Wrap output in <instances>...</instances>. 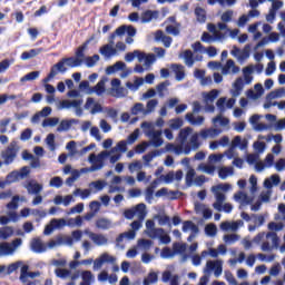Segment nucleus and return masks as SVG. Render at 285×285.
Here are the masks:
<instances>
[{
  "mask_svg": "<svg viewBox=\"0 0 285 285\" xmlns=\"http://www.w3.org/2000/svg\"><path fill=\"white\" fill-rule=\"evenodd\" d=\"M178 140L180 141V145L167 144L165 146L166 153L190 155L191 150H197L199 146H202V142H199V134L190 127L180 129Z\"/></svg>",
  "mask_w": 285,
  "mask_h": 285,
  "instance_id": "f257e3e1",
  "label": "nucleus"
},
{
  "mask_svg": "<svg viewBox=\"0 0 285 285\" xmlns=\"http://www.w3.org/2000/svg\"><path fill=\"white\" fill-rule=\"evenodd\" d=\"M228 190H233V186L230 184H218L212 187V193L215 197V203L213 204V208L218 210V213H233V204L226 203V193Z\"/></svg>",
  "mask_w": 285,
  "mask_h": 285,
  "instance_id": "f03ea898",
  "label": "nucleus"
},
{
  "mask_svg": "<svg viewBox=\"0 0 285 285\" xmlns=\"http://www.w3.org/2000/svg\"><path fill=\"white\" fill-rule=\"evenodd\" d=\"M249 193L250 195L242 190L237 191L236 194H234V200L237 204H240V207L252 205V210L256 212L262 207V202H255V193H257V177H255L254 175L249 177Z\"/></svg>",
  "mask_w": 285,
  "mask_h": 285,
  "instance_id": "7ed1b4c3",
  "label": "nucleus"
},
{
  "mask_svg": "<svg viewBox=\"0 0 285 285\" xmlns=\"http://www.w3.org/2000/svg\"><path fill=\"white\" fill-rule=\"evenodd\" d=\"M224 157H226V151L224 154H212L208 156V164H200L198 166V170L202 173H206V175H215L216 164H222L224 161Z\"/></svg>",
  "mask_w": 285,
  "mask_h": 285,
  "instance_id": "20e7f679",
  "label": "nucleus"
},
{
  "mask_svg": "<svg viewBox=\"0 0 285 285\" xmlns=\"http://www.w3.org/2000/svg\"><path fill=\"white\" fill-rule=\"evenodd\" d=\"M23 246V239L14 238L11 242L0 243V257H12Z\"/></svg>",
  "mask_w": 285,
  "mask_h": 285,
  "instance_id": "39448f33",
  "label": "nucleus"
},
{
  "mask_svg": "<svg viewBox=\"0 0 285 285\" xmlns=\"http://www.w3.org/2000/svg\"><path fill=\"white\" fill-rule=\"evenodd\" d=\"M204 275L202 277H207V284L210 282V275H215V277H220L222 273H224V262L216 259V261H207L204 269Z\"/></svg>",
  "mask_w": 285,
  "mask_h": 285,
  "instance_id": "423d86ee",
  "label": "nucleus"
},
{
  "mask_svg": "<svg viewBox=\"0 0 285 285\" xmlns=\"http://www.w3.org/2000/svg\"><path fill=\"white\" fill-rule=\"evenodd\" d=\"M235 148H239V150H246L248 148V139L242 138V136L234 137V139L230 141V147L225 150L227 159H233V157L237 155V149Z\"/></svg>",
  "mask_w": 285,
  "mask_h": 285,
  "instance_id": "0eeeda50",
  "label": "nucleus"
},
{
  "mask_svg": "<svg viewBox=\"0 0 285 285\" xmlns=\"http://www.w3.org/2000/svg\"><path fill=\"white\" fill-rule=\"evenodd\" d=\"M19 153V145H17V141H11L8 148L1 151L0 156L4 164V166H10V164L14 163V159H17V155Z\"/></svg>",
  "mask_w": 285,
  "mask_h": 285,
  "instance_id": "6e6552de",
  "label": "nucleus"
},
{
  "mask_svg": "<svg viewBox=\"0 0 285 285\" xmlns=\"http://www.w3.org/2000/svg\"><path fill=\"white\" fill-rule=\"evenodd\" d=\"M81 106H83L82 99L62 100L57 104L58 110H70V108H73L78 117H81L83 112Z\"/></svg>",
  "mask_w": 285,
  "mask_h": 285,
  "instance_id": "1a4fd4ad",
  "label": "nucleus"
},
{
  "mask_svg": "<svg viewBox=\"0 0 285 285\" xmlns=\"http://www.w3.org/2000/svg\"><path fill=\"white\" fill-rule=\"evenodd\" d=\"M105 264H117V257H115L114 255H110L108 252L100 254L94 261V271H101Z\"/></svg>",
  "mask_w": 285,
  "mask_h": 285,
  "instance_id": "9d476101",
  "label": "nucleus"
},
{
  "mask_svg": "<svg viewBox=\"0 0 285 285\" xmlns=\"http://www.w3.org/2000/svg\"><path fill=\"white\" fill-rule=\"evenodd\" d=\"M106 157H108V151H101L98 155L90 154L88 157V161L91 165L92 170H95L96 173L97 170H101V168H104Z\"/></svg>",
  "mask_w": 285,
  "mask_h": 285,
  "instance_id": "9b49d317",
  "label": "nucleus"
},
{
  "mask_svg": "<svg viewBox=\"0 0 285 285\" xmlns=\"http://www.w3.org/2000/svg\"><path fill=\"white\" fill-rule=\"evenodd\" d=\"M110 95L117 99H124V97H128V89L121 86V80L115 78L111 80Z\"/></svg>",
  "mask_w": 285,
  "mask_h": 285,
  "instance_id": "f8f14e48",
  "label": "nucleus"
},
{
  "mask_svg": "<svg viewBox=\"0 0 285 285\" xmlns=\"http://www.w3.org/2000/svg\"><path fill=\"white\" fill-rule=\"evenodd\" d=\"M219 95H220V91L217 89H213L208 92L202 94L204 102L208 106L206 108L207 112H215V106H213V104H214L215 99H217V97H219Z\"/></svg>",
  "mask_w": 285,
  "mask_h": 285,
  "instance_id": "ddd939ff",
  "label": "nucleus"
},
{
  "mask_svg": "<svg viewBox=\"0 0 285 285\" xmlns=\"http://www.w3.org/2000/svg\"><path fill=\"white\" fill-rule=\"evenodd\" d=\"M265 237L267 240L264 242L261 247L264 253H268L273 250V248H277V246H279V237H277L276 233L269 232ZM268 242H272V245Z\"/></svg>",
  "mask_w": 285,
  "mask_h": 285,
  "instance_id": "4468645a",
  "label": "nucleus"
},
{
  "mask_svg": "<svg viewBox=\"0 0 285 285\" xmlns=\"http://www.w3.org/2000/svg\"><path fill=\"white\" fill-rule=\"evenodd\" d=\"M92 39H95L94 37H91V39H89L82 47H80L77 51V58H67L65 59V63L66 66H68L69 68H77L79 66H81V57H83V50H86L88 42L92 41Z\"/></svg>",
  "mask_w": 285,
  "mask_h": 285,
  "instance_id": "2eb2a0df",
  "label": "nucleus"
},
{
  "mask_svg": "<svg viewBox=\"0 0 285 285\" xmlns=\"http://www.w3.org/2000/svg\"><path fill=\"white\" fill-rule=\"evenodd\" d=\"M184 178V171L178 170V171H169L166 175H161L158 179H156V181H158V184H173V181H181V179Z\"/></svg>",
  "mask_w": 285,
  "mask_h": 285,
  "instance_id": "dca6fc26",
  "label": "nucleus"
},
{
  "mask_svg": "<svg viewBox=\"0 0 285 285\" xmlns=\"http://www.w3.org/2000/svg\"><path fill=\"white\" fill-rule=\"evenodd\" d=\"M85 235H87L89 239H91L95 246H108V236L104 234H97L90 232V229H85Z\"/></svg>",
  "mask_w": 285,
  "mask_h": 285,
  "instance_id": "f3484780",
  "label": "nucleus"
},
{
  "mask_svg": "<svg viewBox=\"0 0 285 285\" xmlns=\"http://www.w3.org/2000/svg\"><path fill=\"white\" fill-rule=\"evenodd\" d=\"M61 228H66V219L65 218H53L45 227V235H52V232L61 230Z\"/></svg>",
  "mask_w": 285,
  "mask_h": 285,
  "instance_id": "a211bd4d",
  "label": "nucleus"
},
{
  "mask_svg": "<svg viewBox=\"0 0 285 285\" xmlns=\"http://www.w3.org/2000/svg\"><path fill=\"white\" fill-rule=\"evenodd\" d=\"M194 210L196 215H200V217L205 219H210L213 217V209L208 207V205L199 202L194 203Z\"/></svg>",
  "mask_w": 285,
  "mask_h": 285,
  "instance_id": "6ab92c4d",
  "label": "nucleus"
},
{
  "mask_svg": "<svg viewBox=\"0 0 285 285\" xmlns=\"http://www.w3.org/2000/svg\"><path fill=\"white\" fill-rule=\"evenodd\" d=\"M246 97L252 101L262 99V97H264V86H262V83H256L253 89L246 91Z\"/></svg>",
  "mask_w": 285,
  "mask_h": 285,
  "instance_id": "aec40b11",
  "label": "nucleus"
},
{
  "mask_svg": "<svg viewBox=\"0 0 285 285\" xmlns=\"http://www.w3.org/2000/svg\"><path fill=\"white\" fill-rule=\"evenodd\" d=\"M85 110H88L90 115H97L99 112H104V107H101L99 101L89 97L86 100Z\"/></svg>",
  "mask_w": 285,
  "mask_h": 285,
  "instance_id": "412c9836",
  "label": "nucleus"
},
{
  "mask_svg": "<svg viewBox=\"0 0 285 285\" xmlns=\"http://www.w3.org/2000/svg\"><path fill=\"white\" fill-rule=\"evenodd\" d=\"M146 136L150 139L154 148L164 146V138H161V130H149L146 131Z\"/></svg>",
  "mask_w": 285,
  "mask_h": 285,
  "instance_id": "4be33fe9",
  "label": "nucleus"
},
{
  "mask_svg": "<svg viewBox=\"0 0 285 285\" xmlns=\"http://www.w3.org/2000/svg\"><path fill=\"white\" fill-rule=\"evenodd\" d=\"M279 41V33L271 32L268 37L263 38L254 48V50H259V48H264V46H268V43H277Z\"/></svg>",
  "mask_w": 285,
  "mask_h": 285,
  "instance_id": "5701e85b",
  "label": "nucleus"
},
{
  "mask_svg": "<svg viewBox=\"0 0 285 285\" xmlns=\"http://www.w3.org/2000/svg\"><path fill=\"white\" fill-rule=\"evenodd\" d=\"M183 233H191V235L188 237V242H193V239H195V235H197V233H199V227H197V225H195V223H193L190 220H186L183 224Z\"/></svg>",
  "mask_w": 285,
  "mask_h": 285,
  "instance_id": "b1692460",
  "label": "nucleus"
},
{
  "mask_svg": "<svg viewBox=\"0 0 285 285\" xmlns=\"http://www.w3.org/2000/svg\"><path fill=\"white\" fill-rule=\"evenodd\" d=\"M139 63H142L145 70H148L155 63V55L141 52L138 56Z\"/></svg>",
  "mask_w": 285,
  "mask_h": 285,
  "instance_id": "393cba45",
  "label": "nucleus"
},
{
  "mask_svg": "<svg viewBox=\"0 0 285 285\" xmlns=\"http://www.w3.org/2000/svg\"><path fill=\"white\" fill-rule=\"evenodd\" d=\"M30 248L32 253H46L48 245L41 240V238H32L30 242Z\"/></svg>",
  "mask_w": 285,
  "mask_h": 285,
  "instance_id": "a878e982",
  "label": "nucleus"
},
{
  "mask_svg": "<svg viewBox=\"0 0 285 285\" xmlns=\"http://www.w3.org/2000/svg\"><path fill=\"white\" fill-rule=\"evenodd\" d=\"M24 188L27 189L29 195H39V193L43 190V185L37 183V180L31 179L27 181Z\"/></svg>",
  "mask_w": 285,
  "mask_h": 285,
  "instance_id": "bb28decb",
  "label": "nucleus"
},
{
  "mask_svg": "<svg viewBox=\"0 0 285 285\" xmlns=\"http://www.w3.org/2000/svg\"><path fill=\"white\" fill-rule=\"evenodd\" d=\"M244 78L238 77L233 83L229 94L232 97H239L242 95V90H244Z\"/></svg>",
  "mask_w": 285,
  "mask_h": 285,
  "instance_id": "cd10ccee",
  "label": "nucleus"
},
{
  "mask_svg": "<svg viewBox=\"0 0 285 285\" xmlns=\"http://www.w3.org/2000/svg\"><path fill=\"white\" fill-rule=\"evenodd\" d=\"M239 72V67L235 65L234 60H227L222 67V75H237Z\"/></svg>",
  "mask_w": 285,
  "mask_h": 285,
  "instance_id": "c85d7f7f",
  "label": "nucleus"
},
{
  "mask_svg": "<svg viewBox=\"0 0 285 285\" xmlns=\"http://www.w3.org/2000/svg\"><path fill=\"white\" fill-rule=\"evenodd\" d=\"M144 83H145L144 78L136 76L134 77V79L128 80L126 82V88L130 90V92H137V90H139V88L144 86Z\"/></svg>",
  "mask_w": 285,
  "mask_h": 285,
  "instance_id": "c756f323",
  "label": "nucleus"
},
{
  "mask_svg": "<svg viewBox=\"0 0 285 285\" xmlns=\"http://www.w3.org/2000/svg\"><path fill=\"white\" fill-rule=\"evenodd\" d=\"M242 226H244L243 220L223 222L220 224V230H232V233H235V230L242 228Z\"/></svg>",
  "mask_w": 285,
  "mask_h": 285,
  "instance_id": "7c9ffc66",
  "label": "nucleus"
},
{
  "mask_svg": "<svg viewBox=\"0 0 285 285\" xmlns=\"http://www.w3.org/2000/svg\"><path fill=\"white\" fill-rule=\"evenodd\" d=\"M230 55L237 59V61H246L250 55L248 53V49H239L237 47H233Z\"/></svg>",
  "mask_w": 285,
  "mask_h": 285,
  "instance_id": "2f4dec72",
  "label": "nucleus"
},
{
  "mask_svg": "<svg viewBox=\"0 0 285 285\" xmlns=\"http://www.w3.org/2000/svg\"><path fill=\"white\" fill-rule=\"evenodd\" d=\"M207 30L214 36V41H224L226 39V33L222 32L213 23L207 24Z\"/></svg>",
  "mask_w": 285,
  "mask_h": 285,
  "instance_id": "473e14b6",
  "label": "nucleus"
},
{
  "mask_svg": "<svg viewBox=\"0 0 285 285\" xmlns=\"http://www.w3.org/2000/svg\"><path fill=\"white\" fill-rule=\"evenodd\" d=\"M253 72H255V67L253 66L243 68V81L245 86H250L253 83Z\"/></svg>",
  "mask_w": 285,
  "mask_h": 285,
  "instance_id": "72a5a7b5",
  "label": "nucleus"
},
{
  "mask_svg": "<svg viewBox=\"0 0 285 285\" xmlns=\"http://www.w3.org/2000/svg\"><path fill=\"white\" fill-rule=\"evenodd\" d=\"M235 175V168L232 166H220L218 167L219 179L226 180L228 177Z\"/></svg>",
  "mask_w": 285,
  "mask_h": 285,
  "instance_id": "f704fd0d",
  "label": "nucleus"
},
{
  "mask_svg": "<svg viewBox=\"0 0 285 285\" xmlns=\"http://www.w3.org/2000/svg\"><path fill=\"white\" fill-rule=\"evenodd\" d=\"M199 135L202 139H215V137L222 135V130L217 128L203 129Z\"/></svg>",
  "mask_w": 285,
  "mask_h": 285,
  "instance_id": "c9c22d12",
  "label": "nucleus"
},
{
  "mask_svg": "<svg viewBox=\"0 0 285 285\" xmlns=\"http://www.w3.org/2000/svg\"><path fill=\"white\" fill-rule=\"evenodd\" d=\"M72 202H75V197H72V195H67V196H61V195H57L53 198V204H56V206H70V204H72Z\"/></svg>",
  "mask_w": 285,
  "mask_h": 285,
  "instance_id": "e433bc0d",
  "label": "nucleus"
},
{
  "mask_svg": "<svg viewBox=\"0 0 285 285\" xmlns=\"http://www.w3.org/2000/svg\"><path fill=\"white\" fill-rule=\"evenodd\" d=\"M116 35L118 37H121L124 35H128V37H135L137 35V29L132 26H121L118 29H116Z\"/></svg>",
  "mask_w": 285,
  "mask_h": 285,
  "instance_id": "4c0bfd02",
  "label": "nucleus"
},
{
  "mask_svg": "<svg viewBox=\"0 0 285 285\" xmlns=\"http://www.w3.org/2000/svg\"><path fill=\"white\" fill-rule=\"evenodd\" d=\"M212 124H214V126H220L222 128H227V130L230 128V119H228L227 117L223 116V115H218L216 117H214L212 119Z\"/></svg>",
  "mask_w": 285,
  "mask_h": 285,
  "instance_id": "58836bf2",
  "label": "nucleus"
},
{
  "mask_svg": "<svg viewBox=\"0 0 285 285\" xmlns=\"http://www.w3.org/2000/svg\"><path fill=\"white\" fill-rule=\"evenodd\" d=\"M107 186L108 181L104 179L95 180L89 184L91 193H101V190H104V188H106Z\"/></svg>",
  "mask_w": 285,
  "mask_h": 285,
  "instance_id": "ea45409f",
  "label": "nucleus"
},
{
  "mask_svg": "<svg viewBox=\"0 0 285 285\" xmlns=\"http://www.w3.org/2000/svg\"><path fill=\"white\" fill-rule=\"evenodd\" d=\"M171 71L174 72L176 80L184 81L186 79V70L181 65H171Z\"/></svg>",
  "mask_w": 285,
  "mask_h": 285,
  "instance_id": "a19ab883",
  "label": "nucleus"
},
{
  "mask_svg": "<svg viewBox=\"0 0 285 285\" xmlns=\"http://www.w3.org/2000/svg\"><path fill=\"white\" fill-rule=\"evenodd\" d=\"M41 52H43L42 48L30 49L29 51H23L20 56V59L22 61H28V59H35V57H38V55H41Z\"/></svg>",
  "mask_w": 285,
  "mask_h": 285,
  "instance_id": "79ce46f5",
  "label": "nucleus"
},
{
  "mask_svg": "<svg viewBox=\"0 0 285 285\" xmlns=\"http://www.w3.org/2000/svg\"><path fill=\"white\" fill-rule=\"evenodd\" d=\"M81 282L79 285H92L95 282V274L90 271H82L80 274Z\"/></svg>",
  "mask_w": 285,
  "mask_h": 285,
  "instance_id": "37998d69",
  "label": "nucleus"
},
{
  "mask_svg": "<svg viewBox=\"0 0 285 285\" xmlns=\"http://www.w3.org/2000/svg\"><path fill=\"white\" fill-rule=\"evenodd\" d=\"M155 239H159L160 244H170V235L164 230V228H157Z\"/></svg>",
  "mask_w": 285,
  "mask_h": 285,
  "instance_id": "c03bdc74",
  "label": "nucleus"
},
{
  "mask_svg": "<svg viewBox=\"0 0 285 285\" xmlns=\"http://www.w3.org/2000/svg\"><path fill=\"white\" fill-rule=\"evenodd\" d=\"M155 39L156 41H161L165 48H170V45L173 43V38L166 36L164 31H156Z\"/></svg>",
  "mask_w": 285,
  "mask_h": 285,
  "instance_id": "a18cd8bd",
  "label": "nucleus"
},
{
  "mask_svg": "<svg viewBox=\"0 0 285 285\" xmlns=\"http://www.w3.org/2000/svg\"><path fill=\"white\" fill-rule=\"evenodd\" d=\"M55 273H56V277H60V279H68L70 277L72 281H75L77 279V277H79L78 274L71 275L70 269H65V268H57Z\"/></svg>",
  "mask_w": 285,
  "mask_h": 285,
  "instance_id": "49530a36",
  "label": "nucleus"
},
{
  "mask_svg": "<svg viewBox=\"0 0 285 285\" xmlns=\"http://www.w3.org/2000/svg\"><path fill=\"white\" fill-rule=\"evenodd\" d=\"M121 70H126V62L117 61L115 65L107 67V75H115V72H121Z\"/></svg>",
  "mask_w": 285,
  "mask_h": 285,
  "instance_id": "de8ad7c7",
  "label": "nucleus"
},
{
  "mask_svg": "<svg viewBox=\"0 0 285 285\" xmlns=\"http://www.w3.org/2000/svg\"><path fill=\"white\" fill-rule=\"evenodd\" d=\"M281 181L279 175L274 174L269 178H266L264 180V188H267V190H271L273 186H278Z\"/></svg>",
  "mask_w": 285,
  "mask_h": 285,
  "instance_id": "09e8293b",
  "label": "nucleus"
},
{
  "mask_svg": "<svg viewBox=\"0 0 285 285\" xmlns=\"http://www.w3.org/2000/svg\"><path fill=\"white\" fill-rule=\"evenodd\" d=\"M156 197H165V199H177V193L164 187L156 193Z\"/></svg>",
  "mask_w": 285,
  "mask_h": 285,
  "instance_id": "8fccbe9b",
  "label": "nucleus"
},
{
  "mask_svg": "<svg viewBox=\"0 0 285 285\" xmlns=\"http://www.w3.org/2000/svg\"><path fill=\"white\" fill-rule=\"evenodd\" d=\"M135 237H137V233L135 230H129V232H125L122 234H120L116 242L118 244H121V242H130L132 239H135Z\"/></svg>",
  "mask_w": 285,
  "mask_h": 285,
  "instance_id": "3c124183",
  "label": "nucleus"
},
{
  "mask_svg": "<svg viewBox=\"0 0 285 285\" xmlns=\"http://www.w3.org/2000/svg\"><path fill=\"white\" fill-rule=\"evenodd\" d=\"M100 55H102V57H115V55H117V49H115V47H112V42L110 45H106L100 49Z\"/></svg>",
  "mask_w": 285,
  "mask_h": 285,
  "instance_id": "603ef678",
  "label": "nucleus"
},
{
  "mask_svg": "<svg viewBox=\"0 0 285 285\" xmlns=\"http://www.w3.org/2000/svg\"><path fill=\"white\" fill-rule=\"evenodd\" d=\"M284 95H285V89L284 88L275 89L266 96V101H273L275 99H282V97H284Z\"/></svg>",
  "mask_w": 285,
  "mask_h": 285,
  "instance_id": "864d4df0",
  "label": "nucleus"
},
{
  "mask_svg": "<svg viewBox=\"0 0 285 285\" xmlns=\"http://www.w3.org/2000/svg\"><path fill=\"white\" fill-rule=\"evenodd\" d=\"M186 119L191 126H202L204 124V117L203 116H196L193 112H189L186 115Z\"/></svg>",
  "mask_w": 285,
  "mask_h": 285,
  "instance_id": "5fc2aeb1",
  "label": "nucleus"
},
{
  "mask_svg": "<svg viewBox=\"0 0 285 285\" xmlns=\"http://www.w3.org/2000/svg\"><path fill=\"white\" fill-rule=\"evenodd\" d=\"M227 250L226 245L220 244L217 248H209L208 255L209 257H217L218 255H226Z\"/></svg>",
  "mask_w": 285,
  "mask_h": 285,
  "instance_id": "6e6d98bb",
  "label": "nucleus"
},
{
  "mask_svg": "<svg viewBox=\"0 0 285 285\" xmlns=\"http://www.w3.org/2000/svg\"><path fill=\"white\" fill-rule=\"evenodd\" d=\"M66 60L63 59L62 61L56 63L50 71V77H57L58 72H66Z\"/></svg>",
  "mask_w": 285,
  "mask_h": 285,
  "instance_id": "4d7b16f0",
  "label": "nucleus"
},
{
  "mask_svg": "<svg viewBox=\"0 0 285 285\" xmlns=\"http://www.w3.org/2000/svg\"><path fill=\"white\" fill-rule=\"evenodd\" d=\"M159 279V274L150 271L147 277L144 278L142 285H151V284H157Z\"/></svg>",
  "mask_w": 285,
  "mask_h": 285,
  "instance_id": "13d9d810",
  "label": "nucleus"
},
{
  "mask_svg": "<svg viewBox=\"0 0 285 285\" xmlns=\"http://www.w3.org/2000/svg\"><path fill=\"white\" fill-rule=\"evenodd\" d=\"M19 179H21L19 176V171L14 170V171H11L6 177V180H3L2 184H4V187L10 186V184H14V183L19 181Z\"/></svg>",
  "mask_w": 285,
  "mask_h": 285,
  "instance_id": "bf43d9fd",
  "label": "nucleus"
},
{
  "mask_svg": "<svg viewBox=\"0 0 285 285\" xmlns=\"http://www.w3.org/2000/svg\"><path fill=\"white\" fill-rule=\"evenodd\" d=\"M134 208V213L138 219H145L146 218V204L141 203L136 205Z\"/></svg>",
  "mask_w": 285,
  "mask_h": 285,
  "instance_id": "052dcab7",
  "label": "nucleus"
},
{
  "mask_svg": "<svg viewBox=\"0 0 285 285\" xmlns=\"http://www.w3.org/2000/svg\"><path fill=\"white\" fill-rule=\"evenodd\" d=\"M96 227L100 230H108V228H112V222L108 218H99L96 222Z\"/></svg>",
  "mask_w": 285,
  "mask_h": 285,
  "instance_id": "680f3d73",
  "label": "nucleus"
},
{
  "mask_svg": "<svg viewBox=\"0 0 285 285\" xmlns=\"http://www.w3.org/2000/svg\"><path fill=\"white\" fill-rule=\"evenodd\" d=\"M126 150H128V141L126 140H120L119 142H117V145L110 150V155L115 154V153H119L121 155V153H126Z\"/></svg>",
  "mask_w": 285,
  "mask_h": 285,
  "instance_id": "e2e57ef3",
  "label": "nucleus"
},
{
  "mask_svg": "<svg viewBox=\"0 0 285 285\" xmlns=\"http://www.w3.org/2000/svg\"><path fill=\"white\" fill-rule=\"evenodd\" d=\"M146 235L150 237L151 239H155V234L157 233V228H155V222L147 220L146 222Z\"/></svg>",
  "mask_w": 285,
  "mask_h": 285,
  "instance_id": "0e129e2a",
  "label": "nucleus"
},
{
  "mask_svg": "<svg viewBox=\"0 0 285 285\" xmlns=\"http://www.w3.org/2000/svg\"><path fill=\"white\" fill-rule=\"evenodd\" d=\"M151 247H153V240L150 239L140 238L137 242V248H139L140 250H150Z\"/></svg>",
  "mask_w": 285,
  "mask_h": 285,
  "instance_id": "69168bd1",
  "label": "nucleus"
},
{
  "mask_svg": "<svg viewBox=\"0 0 285 285\" xmlns=\"http://www.w3.org/2000/svg\"><path fill=\"white\" fill-rule=\"evenodd\" d=\"M180 59H184L186 66H188L189 68H191L193 63H195V61L193 60V51L190 50H186L183 53L179 55Z\"/></svg>",
  "mask_w": 285,
  "mask_h": 285,
  "instance_id": "338daca9",
  "label": "nucleus"
},
{
  "mask_svg": "<svg viewBox=\"0 0 285 285\" xmlns=\"http://www.w3.org/2000/svg\"><path fill=\"white\" fill-rule=\"evenodd\" d=\"M14 235V229L10 226L0 229V239H10Z\"/></svg>",
  "mask_w": 285,
  "mask_h": 285,
  "instance_id": "774afa93",
  "label": "nucleus"
}]
</instances>
